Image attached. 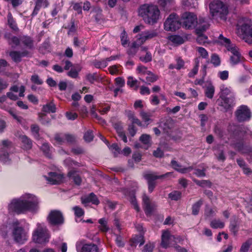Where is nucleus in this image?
Masks as SVG:
<instances>
[{
    "mask_svg": "<svg viewBox=\"0 0 252 252\" xmlns=\"http://www.w3.org/2000/svg\"><path fill=\"white\" fill-rule=\"evenodd\" d=\"M40 203V199L36 195L25 193L19 197L12 199L7 206V209L10 213L17 215L25 214L28 212L35 214L39 211Z\"/></svg>",
    "mask_w": 252,
    "mask_h": 252,
    "instance_id": "nucleus-1",
    "label": "nucleus"
},
{
    "mask_svg": "<svg viewBox=\"0 0 252 252\" xmlns=\"http://www.w3.org/2000/svg\"><path fill=\"white\" fill-rule=\"evenodd\" d=\"M11 228L14 240L18 243L23 244L27 240V232L24 229L22 221L13 220L11 224L2 225L0 228V233L6 237Z\"/></svg>",
    "mask_w": 252,
    "mask_h": 252,
    "instance_id": "nucleus-2",
    "label": "nucleus"
},
{
    "mask_svg": "<svg viewBox=\"0 0 252 252\" xmlns=\"http://www.w3.org/2000/svg\"><path fill=\"white\" fill-rule=\"evenodd\" d=\"M138 13L144 22L149 25L155 24L160 18L159 9L156 5L152 3H145L140 5Z\"/></svg>",
    "mask_w": 252,
    "mask_h": 252,
    "instance_id": "nucleus-3",
    "label": "nucleus"
},
{
    "mask_svg": "<svg viewBox=\"0 0 252 252\" xmlns=\"http://www.w3.org/2000/svg\"><path fill=\"white\" fill-rule=\"evenodd\" d=\"M243 23L239 21L237 24V33L239 36L249 44H252V28L250 22L246 18H243Z\"/></svg>",
    "mask_w": 252,
    "mask_h": 252,
    "instance_id": "nucleus-4",
    "label": "nucleus"
},
{
    "mask_svg": "<svg viewBox=\"0 0 252 252\" xmlns=\"http://www.w3.org/2000/svg\"><path fill=\"white\" fill-rule=\"evenodd\" d=\"M50 235L45 224L38 222L32 233L33 241L38 244H44L49 241Z\"/></svg>",
    "mask_w": 252,
    "mask_h": 252,
    "instance_id": "nucleus-5",
    "label": "nucleus"
},
{
    "mask_svg": "<svg viewBox=\"0 0 252 252\" xmlns=\"http://www.w3.org/2000/svg\"><path fill=\"white\" fill-rule=\"evenodd\" d=\"M210 12L213 17L225 19L228 14V8L222 1L220 0H213L209 4Z\"/></svg>",
    "mask_w": 252,
    "mask_h": 252,
    "instance_id": "nucleus-6",
    "label": "nucleus"
},
{
    "mask_svg": "<svg viewBox=\"0 0 252 252\" xmlns=\"http://www.w3.org/2000/svg\"><path fill=\"white\" fill-rule=\"evenodd\" d=\"M11 146V143L8 140L2 141L0 148V163L8 164L10 163L11 158L9 151Z\"/></svg>",
    "mask_w": 252,
    "mask_h": 252,
    "instance_id": "nucleus-7",
    "label": "nucleus"
},
{
    "mask_svg": "<svg viewBox=\"0 0 252 252\" xmlns=\"http://www.w3.org/2000/svg\"><path fill=\"white\" fill-rule=\"evenodd\" d=\"M75 247L77 252H98L97 245L93 243H87L84 239L77 241Z\"/></svg>",
    "mask_w": 252,
    "mask_h": 252,
    "instance_id": "nucleus-8",
    "label": "nucleus"
},
{
    "mask_svg": "<svg viewBox=\"0 0 252 252\" xmlns=\"http://www.w3.org/2000/svg\"><path fill=\"white\" fill-rule=\"evenodd\" d=\"M235 116L239 122H243L249 121L252 114L247 106L242 105L239 106L235 112Z\"/></svg>",
    "mask_w": 252,
    "mask_h": 252,
    "instance_id": "nucleus-9",
    "label": "nucleus"
},
{
    "mask_svg": "<svg viewBox=\"0 0 252 252\" xmlns=\"http://www.w3.org/2000/svg\"><path fill=\"white\" fill-rule=\"evenodd\" d=\"M180 26L179 18L174 14H170L164 23V29L167 31H175L180 27Z\"/></svg>",
    "mask_w": 252,
    "mask_h": 252,
    "instance_id": "nucleus-10",
    "label": "nucleus"
},
{
    "mask_svg": "<svg viewBox=\"0 0 252 252\" xmlns=\"http://www.w3.org/2000/svg\"><path fill=\"white\" fill-rule=\"evenodd\" d=\"M172 174V172H167L165 174L158 176L154 173L149 172L145 173L144 175V177L148 181V189L149 192H151L153 191L156 186V183L155 182L156 180L163 178H167L170 176H171Z\"/></svg>",
    "mask_w": 252,
    "mask_h": 252,
    "instance_id": "nucleus-11",
    "label": "nucleus"
},
{
    "mask_svg": "<svg viewBox=\"0 0 252 252\" xmlns=\"http://www.w3.org/2000/svg\"><path fill=\"white\" fill-rule=\"evenodd\" d=\"M48 222L53 225H61L64 223V218L62 213L58 210H52L47 217Z\"/></svg>",
    "mask_w": 252,
    "mask_h": 252,
    "instance_id": "nucleus-12",
    "label": "nucleus"
},
{
    "mask_svg": "<svg viewBox=\"0 0 252 252\" xmlns=\"http://www.w3.org/2000/svg\"><path fill=\"white\" fill-rule=\"evenodd\" d=\"M228 131L234 135H250L252 134L248 128L245 127H241L234 123H230L227 128Z\"/></svg>",
    "mask_w": 252,
    "mask_h": 252,
    "instance_id": "nucleus-13",
    "label": "nucleus"
},
{
    "mask_svg": "<svg viewBox=\"0 0 252 252\" xmlns=\"http://www.w3.org/2000/svg\"><path fill=\"white\" fill-rule=\"evenodd\" d=\"M183 26L186 29L194 28L197 23V17L192 13L185 12L182 15Z\"/></svg>",
    "mask_w": 252,
    "mask_h": 252,
    "instance_id": "nucleus-14",
    "label": "nucleus"
},
{
    "mask_svg": "<svg viewBox=\"0 0 252 252\" xmlns=\"http://www.w3.org/2000/svg\"><path fill=\"white\" fill-rule=\"evenodd\" d=\"M143 208L147 216H151L157 208L156 203L150 200L146 194L142 197Z\"/></svg>",
    "mask_w": 252,
    "mask_h": 252,
    "instance_id": "nucleus-15",
    "label": "nucleus"
},
{
    "mask_svg": "<svg viewBox=\"0 0 252 252\" xmlns=\"http://www.w3.org/2000/svg\"><path fill=\"white\" fill-rule=\"evenodd\" d=\"M175 239V236L170 234L168 230H164L162 232L161 236V243L162 247L167 248L174 246L175 243L173 242V240Z\"/></svg>",
    "mask_w": 252,
    "mask_h": 252,
    "instance_id": "nucleus-16",
    "label": "nucleus"
},
{
    "mask_svg": "<svg viewBox=\"0 0 252 252\" xmlns=\"http://www.w3.org/2000/svg\"><path fill=\"white\" fill-rule=\"evenodd\" d=\"M219 38L222 43L224 44L227 50L231 53V55L240 54L238 47L235 45L231 44L229 39L223 37L222 34L219 35Z\"/></svg>",
    "mask_w": 252,
    "mask_h": 252,
    "instance_id": "nucleus-17",
    "label": "nucleus"
},
{
    "mask_svg": "<svg viewBox=\"0 0 252 252\" xmlns=\"http://www.w3.org/2000/svg\"><path fill=\"white\" fill-rule=\"evenodd\" d=\"M158 33L157 30L147 31L137 35V39L139 43L143 44L146 40L157 36Z\"/></svg>",
    "mask_w": 252,
    "mask_h": 252,
    "instance_id": "nucleus-18",
    "label": "nucleus"
},
{
    "mask_svg": "<svg viewBox=\"0 0 252 252\" xmlns=\"http://www.w3.org/2000/svg\"><path fill=\"white\" fill-rule=\"evenodd\" d=\"M221 99L220 105L228 111L234 105V96L230 95L228 97H220Z\"/></svg>",
    "mask_w": 252,
    "mask_h": 252,
    "instance_id": "nucleus-19",
    "label": "nucleus"
},
{
    "mask_svg": "<svg viewBox=\"0 0 252 252\" xmlns=\"http://www.w3.org/2000/svg\"><path fill=\"white\" fill-rule=\"evenodd\" d=\"M44 178L51 184H60L63 181V177L61 174H58L55 172H50L48 176H44Z\"/></svg>",
    "mask_w": 252,
    "mask_h": 252,
    "instance_id": "nucleus-20",
    "label": "nucleus"
},
{
    "mask_svg": "<svg viewBox=\"0 0 252 252\" xmlns=\"http://www.w3.org/2000/svg\"><path fill=\"white\" fill-rule=\"evenodd\" d=\"M234 149L243 154H249L252 152V148L245 145L242 141L236 142L233 144Z\"/></svg>",
    "mask_w": 252,
    "mask_h": 252,
    "instance_id": "nucleus-21",
    "label": "nucleus"
},
{
    "mask_svg": "<svg viewBox=\"0 0 252 252\" xmlns=\"http://www.w3.org/2000/svg\"><path fill=\"white\" fill-rule=\"evenodd\" d=\"M74 137L69 134H57L55 136V140L59 144H62L65 141L72 142L74 141Z\"/></svg>",
    "mask_w": 252,
    "mask_h": 252,
    "instance_id": "nucleus-22",
    "label": "nucleus"
},
{
    "mask_svg": "<svg viewBox=\"0 0 252 252\" xmlns=\"http://www.w3.org/2000/svg\"><path fill=\"white\" fill-rule=\"evenodd\" d=\"M48 0H36L35 5L32 14V17L37 14L41 7H47L48 6Z\"/></svg>",
    "mask_w": 252,
    "mask_h": 252,
    "instance_id": "nucleus-23",
    "label": "nucleus"
},
{
    "mask_svg": "<svg viewBox=\"0 0 252 252\" xmlns=\"http://www.w3.org/2000/svg\"><path fill=\"white\" fill-rule=\"evenodd\" d=\"M81 201L82 203L85 205L89 202H92L93 204L95 205L98 204L99 202L96 195L93 193H90L88 196L82 197Z\"/></svg>",
    "mask_w": 252,
    "mask_h": 252,
    "instance_id": "nucleus-24",
    "label": "nucleus"
},
{
    "mask_svg": "<svg viewBox=\"0 0 252 252\" xmlns=\"http://www.w3.org/2000/svg\"><path fill=\"white\" fill-rule=\"evenodd\" d=\"M171 163L172 166L175 170L181 173L189 172L192 169V168L191 166L182 167V166L179 164L175 160H172Z\"/></svg>",
    "mask_w": 252,
    "mask_h": 252,
    "instance_id": "nucleus-25",
    "label": "nucleus"
},
{
    "mask_svg": "<svg viewBox=\"0 0 252 252\" xmlns=\"http://www.w3.org/2000/svg\"><path fill=\"white\" fill-rule=\"evenodd\" d=\"M220 97H228L230 95H234L231 88L222 84L220 87Z\"/></svg>",
    "mask_w": 252,
    "mask_h": 252,
    "instance_id": "nucleus-26",
    "label": "nucleus"
},
{
    "mask_svg": "<svg viewBox=\"0 0 252 252\" xmlns=\"http://www.w3.org/2000/svg\"><path fill=\"white\" fill-rule=\"evenodd\" d=\"M10 56L12 59L15 62H19L21 61L22 57H25L28 55V52L24 51L19 52L17 51H12L10 53Z\"/></svg>",
    "mask_w": 252,
    "mask_h": 252,
    "instance_id": "nucleus-27",
    "label": "nucleus"
},
{
    "mask_svg": "<svg viewBox=\"0 0 252 252\" xmlns=\"http://www.w3.org/2000/svg\"><path fill=\"white\" fill-rule=\"evenodd\" d=\"M115 129L116 130L119 136L125 143L127 142L126 136L123 131V128L122 125L119 123H116L114 126Z\"/></svg>",
    "mask_w": 252,
    "mask_h": 252,
    "instance_id": "nucleus-28",
    "label": "nucleus"
},
{
    "mask_svg": "<svg viewBox=\"0 0 252 252\" xmlns=\"http://www.w3.org/2000/svg\"><path fill=\"white\" fill-rule=\"evenodd\" d=\"M168 40L174 45H179L184 42L183 38L178 35H172L168 36Z\"/></svg>",
    "mask_w": 252,
    "mask_h": 252,
    "instance_id": "nucleus-29",
    "label": "nucleus"
},
{
    "mask_svg": "<svg viewBox=\"0 0 252 252\" xmlns=\"http://www.w3.org/2000/svg\"><path fill=\"white\" fill-rule=\"evenodd\" d=\"M230 62L232 65H235L244 62V58L241 54L238 55H230Z\"/></svg>",
    "mask_w": 252,
    "mask_h": 252,
    "instance_id": "nucleus-30",
    "label": "nucleus"
},
{
    "mask_svg": "<svg viewBox=\"0 0 252 252\" xmlns=\"http://www.w3.org/2000/svg\"><path fill=\"white\" fill-rule=\"evenodd\" d=\"M141 45V43H139V41L136 39V41L132 43L130 48L127 51L128 54L131 56L135 55L137 52L139 47Z\"/></svg>",
    "mask_w": 252,
    "mask_h": 252,
    "instance_id": "nucleus-31",
    "label": "nucleus"
},
{
    "mask_svg": "<svg viewBox=\"0 0 252 252\" xmlns=\"http://www.w3.org/2000/svg\"><path fill=\"white\" fill-rule=\"evenodd\" d=\"M210 25L204 19H200L196 28L197 33L200 34L201 32L205 31L209 27Z\"/></svg>",
    "mask_w": 252,
    "mask_h": 252,
    "instance_id": "nucleus-32",
    "label": "nucleus"
},
{
    "mask_svg": "<svg viewBox=\"0 0 252 252\" xmlns=\"http://www.w3.org/2000/svg\"><path fill=\"white\" fill-rule=\"evenodd\" d=\"M183 239L179 236L175 237L174 240H173V242L175 243V245L172 246L174 247L178 252H187L186 249L183 248H181L179 245H177V243L182 244Z\"/></svg>",
    "mask_w": 252,
    "mask_h": 252,
    "instance_id": "nucleus-33",
    "label": "nucleus"
},
{
    "mask_svg": "<svg viewBox=\"0 0 252 252\" xmlns=\"http://www.w3.org/2000/svg\"><path fill=\"white\" fill-rule=\"evenodd\" d=\"M252 250V239H249L244 242L240 249V252H248Z\"/></svg>",
    "mask_w": 252,
    "mask_h": 252,
    "instance_id": "nucleus-34",
    "label": "nucleus"
},
{
    "mask_svg": "<svg viewBox=\"0 0 252 252\" xmlns=\"http://www.w3.org/2000/svg\"><path fill=\"white\" fill-rule=\"evenodd\" d=\"M21 141L23 143V147L24 149L29 150L32 147V141L26 135H22L20 137Z\"/></svg>",
    "mask_w": 252,
    "mask_h": 252,
    "instance_id": "nucleus-35",
    "label": "nucleus"
},
{
    "mask_svg": "<svg viewBox=\"0 0 252 252\" xmlns=\"http://www.w3.org/2000/svg\"><path fill=\"white\" fill-rule=\"evenodd\" d=\"M140 116L144 123L146 126L149 125L152 121L151 119V115L145 111H142L140 113Z\"/></svg>",
    "mask_w": 252,
    "mask_h": 252,
    "instance_id": "nucleus-36",
    "label": "nucleus"
},
{
    "mask_svg": "<svg viewBox=\"0 0 252 252\" xmlns=\"http://www.w3.org/2000/svg\"><path fill=\"white\" fill-rule=\"evenodd\" d=\"M210 226L213 228H223L224 222L219 219H214L210 222Z\"/></svg>",
    "mask_w": 252,
    "mask_h": 252,
    "instance_id": "nucleus-37",
    "label": "nucleus"
},
{
    "mask_svg": "<svg viewBox=\"0 0 252 252\" xmlns=\"http://www.w3.org/2000/svg\"><path fill=\"white\" fill-rule=\"evenodd\" d=\"M68 176L70 178L73 179L74 183L78 185H79L81 183V179L78 175L76 174V172L74 170L69 171L68 173Z\"/></svg>",
    "mask_w": 252,
    "mask_h": 252,
    "instance_id": "nucleus-38",
    "label": "nucleus"
},
{
    "mask_svg": "<svg viewBox=\"0 0 252 252\" xmlns=\"http://www.w3.org/2000/svg\"><path fill=\"white\" fill-rule=\"evenodd\" d=\"M20 41L27 48H31L33 46L32 40L29 36H23L20 37Z\"/></svg>",
    "mask_w": 252,
    "mask_h": 252,
    "instance_id": "nucleus-39",
    "label": "nucleus"
},
{
    "mask_svg": "<svg viewBox=\"0 0 252 252\" xmlns=\"http://www.w3.org/2000/svg\"><path fill=\"white\" fill-rule=\"evenodd\" d=\"M139 140L146 146V148H148L151 145V138L150 135L142 134L140 136Z\"/></svg>",
    "mask_w": 252,
    "mask_h": 252,
    "instance_id": "nucleus-40",
    "label": "nucleus"
},
{
    "mask_svg": "<svg viewBox=\"0 0 252 252\" xmlns=\"http://www.w3.org/2000/svg\"><path fill=\"white\" fill-rule=\"evenodd\" d=\"M124 193L126 195L129 196V201H130L131 204L133 205V208L135 209L137 212L139 211V207L137 203L136 199L134 196H133V194H130V193L129 194L127 193V190L126 189L124 190Z\"/></svg>",
    "mask_w": 252,
    "mask_h": 252,
    "instance_id": "nucleus-41",
    "label": "nucleus"
},
{
    "mask_svg": "<svg viewBox=\"0 0 252 252\" xmlns=\"http://www.w3.org/2000/svg\"><path fill=\"white\" fill-rule=\"evenodd\" d=\"M182 4L188 8H196L198 5L196 0H182Z\"/></svg>",
    "mask_w": 252,
    "mask_h": 252,
    "instance_id": "nucleus-42",
    "label": "nucleus"
},
{
    "mask_svg": "<svg viewBox=\"0 0 252 252\" xmlns=\"http://www.w3.org/2000/svg\"><path fill=\"white\" fill-rule=\"evenodd\" d=\"M98 222L100 224L98 228L100 231L105 232L109 230V227L107 226V221L105 219L102 218L99 219Z\"/></svg>",
    "mask_w": 252,
    "mask_h": 252,
    "instance_id": "nucleus-43",
    "label": "nucleus"
},
{
    "mask_svg": "<svg viewBox=\"0 0 252 252\" xmlns=\"http://www.w3.org/2000/svg\"><path fill=\"white\" fill-rule=\"evenodd\" d=\"M72 210L74 212V214L75 216L77 217L76 219V221L78 222L80 220H78L82 216H83L84 214V212L83 210L79 207V206H75L73 207Z\"/></svg>",
    "mask_w": 252,
    "mask_h": 252,
    "instance_id": "nucleus-44",
    "label": "nucleus"
},
{
    "mask_svg": "<svg viewBox=\"0 0 252 252\" xmlns=\"http://www.w3.org/2000/svg\"><path fill=\"white\" fill-rule=\"evenodd\" d=\"M215 93V88L212 84H209L205 89V95L209 98H212Z\"/></svg>",
    "mask_w": 252,
    "mask_h": 252,
    "instance_id": "nucleus-45",
    "label": "nucleus"
},
{
    "mask_svg": "<svg viewBox=\"0 0 252 252\" xmlns=\"http://www.w3.org/2000/svg\"><path fill=\"white\" fill-rule=\"evenodd\" d=\"M43 111L45 112H52L54 113L56 112V107L53 102H50L43 107Z\"/></svg>",
    "mask_w": 252,
    "mask_h": 252,
    "instance_id": "nucleus-46",
    "label": "nucleus"
},
{
    "mask_svg": "<svg viewBox=\"0 0 252 252\" xmlns=\"http://www.w3.org/2000/svg\"><path fill=\"white\" fill-rule=\"evenodd\" d=\"M203 204L202 200H200L194 203L192 207V214L194 215H197L199 211L200 208Z\"/></svg>",
    "mask_w": 252,
    "mask_h": 252,
    "instance_id": "nucleus-47",
    "label": "nucleus"
},
{
    "mask_svg": "<svg viewBox=\"0 0 252 252\" xmlns=\"http://www.w3.org/2000/svg\"><path fill=\"white\" fill-rule=\"evenodd\" d=\"M7 20H8V23L9 26L11 29H12L13 30H17L18 29V28L17 27V25L16 24V23L15 21L14 20L12 14L10 12H9L8 13L7 15Z\"/></svg>",
    "mask_w": 252,
    "mask_h": 252,
    "instance_id": "nucleus-48",
    "label": "nucleus"
},
{
    "mask_svg": "<svg viewBox=\"0 0 252 252\" xmlns=\"http://www.w3.org/2000/svg\"><path fill=\"white\" fill-rule=\"evenodd\" d=\"M127 84L130 87H135L136 89L139 86L138 81L131 76H129L127 78Z\"/></svg>",
    "mask_w": 252,
    "mask_h": 252,
    "instance_id": "nucleus-49",
    "label": "nucleus"
},
{
    "mask_svg": "<svg viewBox=\"0 0 252 252\" xmlns=\"http://www.w3.org/2000/svg\"><path fill=\"white\" fill-rule=\"evenodd\" d=\"M168 197L172 200H178L181 197V192L179 191H173L168 194Z\"/></svg>",
    "mask_w": 252,
    "mask_h": 252,
    "instance_id": "nucleus-50",
    "label": "nucleus"
},
{
    "mask_svg": "<svg viewBox=\"0 0 252 252\" xmlns=\"http://www.w3.org/2000/svg\"><path fill=\"white\" fill-rule=\"evenodd\" d=\"M211 63L215 66L220 65V60L219 56L215 54H213L211 57Z\"/></svg>",
    "mask_w": 252,
    "mask_h": 252,
    "instance_id": "nucleus-51",
    "label": "nucleus"
},
{
    "mask_svg": "<svg viewBox=\"0 0 252 252\" xmlns=\"http://www.w3.org/2000/svg\"><path fill=\"white\" fill-rule=\"evenodd\" d=\"M217 212L216 208H211L206 207L205 210V216L207 218H210L214 216Z\"/></svg>",
    "mask_w": 252,
    "mask_h": 252,
    "instance_id": "nucleus-52",
    "label": "nucleus"
},
{
    "mask_svg": "<svg viewBox=\"0 0 252 252\" xmlns=\"http://www.w3.org/2000/svg\"><path fill=\"white\" fill-rule=\"evenodd\" d=\"M132 241L134 244H140V246L143 245L144 243L143 236L140 234L139 235H135L132 238Z\"/></svg>",
    "mask_w": 252,
    "mask_h": 252,
    "instance_id": "nucleus-53",
    "label": "nucleus"
},
{
    "mask_svg": "<svg viewBox=\"0 0 252 252\" xmlns=\"http://www.w3.org/2000/svg\"><path fill=\"white\" fill-rule=\"evenodd\" d=\"M108 65L107 61L105 59L101 61H96L94 63V65L98 68H103L106 67Z\"/></svg>",
    "mask_w": 252,
    "mask_h": 252,
    "instance_id": "nucleus-54",
    "label": "nucleus"
},
{
    "mask_svg": "<svg viewBox=\"0 0 252 252\" xmlns=\"http://www.w3.org/2000/svg\"><path fill=\"white\" fill-rule=\"evenodd\" d=\"M41 149L43 151L45 156L49 158L50 157V149L49 145L48 143H43L41 146Z\"/></svg>",
    "mask_w": 252,
    "mask_h": 252,
    "instance_id": "nucleus-55",
    "label": "nucleus"
},
{
    "mask_svg": "<svg viewBox=\"0 0 252 252\" xmlns=\"http://www.w3.org/2000/svg\"><path fill=\"white\" fill-rule=\"evenodd\" d=\"M39 128L38 126L36 125H32L31 126V131L32 134L36 139H38L39 137Z\"/></svg>",
    "mask_w": 252,
    "mask_h": 252,
    "instance_id": "nucleus-56",
    "label": "nucleus"
},
{
    "mask_svg": "<svg viewBox=\"0 0 252 252\" xmlns=\"http://www.w3.org/2000/svg\"><path fill=\"white\" fill-rule=\"evenodd\" d=\"M199 55L203 58L207 59L208 58L209 55L208 52L203 47H198L196 48Z\"/></svg>",
    "mask_w": 252,
    "mask_h": 252,
    "instance_id": "nucleus-57",
    "label": "nucleus"
},
{
    "mask_svg": "<svg viewBox=\"0 0 252 252\" xmlns=\"http://www.w3.org/2000/svg\"><path fill=\"white\" fill-rule=\"evenodd\" d=\"M84 138L87 142L92 141L94 138V134L92 131L89 130L86 131L84 134Z\"/></svg>",
    "mask_w": 252,
    "mask_h": 252,
    "instance_id": "nucleus-58",
    "label": "nucleus"
},
{
    "mask_svg": "<svg viewBox=\"0 0 252 252\" xmlns=\"http://www.w3.org/2000/svg\"><path fill=\"white\" fill-rule=\"evenodd\" d=\"M146 75H147V76L146 77V79L147 82L149 84L156 81L158 79L157 77L150 71H149Z\"/></svg>",
    "mask_w": 252,
    "mask_h": 252,
    "instance_id": "nucleus-59",
    "label": "nucleus"
},
{
    "mask_svg": "<svg viewBox=\"0 0 252 252\" xmlns=\"http://www.w3.org/2000/svg\"><path fill=\"white\" fill-rule=\"evenodd\" d=\"M229 72L227 70L219 71L218 73V77L222 80H226L228 79Z\"/></svg>",
    "mask_w": 252,
    "mask_h": 252,
    "instance_id": "nucleus-60",
    "label": "nucleus"
},
{
    "mask_svg": "<svg viewBox=\"0 0 252 252\" xmlns=\"http://www.w3.org/2000/svg\"><path fill=\"white\" fill-rule=\"evenodd\" d=\"M198 67H199V62L198 61H196L195 65L192 68V69L190 71V72L189 73V77H193L195 76L198 72Z\"/></svg>",
    "mask_w": 252,
    "mask_h": 252,
    "instance_id": "nucleus-61",
    "label": "nucleus"
},
{
    "mask_svg": "<svg viewBox=\"0 0 252 252\" xmlns=\"http://www.w3.org/2000/svg\"><path fill=\"white\" fill-rule=\"evenodd\" d=\"M109 149L114 153V155L116 156L117 154L120 153L121 149L119 147L118 145L116 143L113 144Z\"/></svg>",
    "mask_w": 252,
    "mask_h": 252,
    "instance_id": "nucleus-62",
    "label": "nucleus"
},
{
    "mask_svg": "<svg viewBox=\"0 0 252 252\" xmlns=\"http://www.w3.org/2000/svg\"><path fill=\"white\" fill-rule=\"evenodd\" d=\"M121 40L122 44L123 46L125 47L128 43L127 39V34L125 31H123L121 35Z\"/></svg>",
    "mask_w": 252,
    "mask_h": 252,
    "instance_id": "nucleus-63",
    "label": "nucleus"
},
{
    "mask_svg": "<svg viewBox=\"0 0 252 252\" xmlns=\"http://www.w3.org/2000/svg\"><path fill=\"white\" fill-rule=\"evenodd\" d=\"M154 245L152 243H148L146 244L143 250V252H152Z\"/></svg>",
    "mask_w": 252,
    "mask_h": 252,
    "instance_id": "nucleus-64",
    "label": "nucleus"
}]
</instances>
